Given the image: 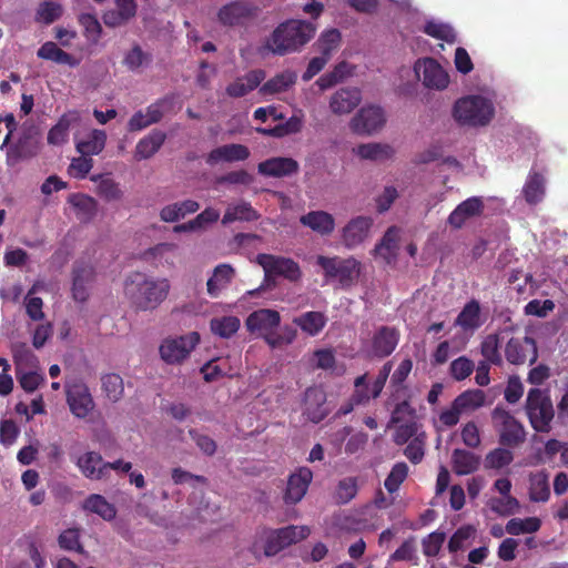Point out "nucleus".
I'll use <instances>...</instances> for the list:
<instances>
[{"mask_svg":"<svg viewBox=\"0 0 568 568\" xmlns=\"http://www.w3.org/2000/svg\"><path fill=\"white\" fill-rule=\"evenodd\" d=\"M170 282L166 278L150 277L144 273L134 272L124 282V294L136 311H153L158 308L170 293Z\"/></svg>","mask_w":568,"mask_h":568,"instance_id":"nucleus-1","label":"nucleus"},{"mask_svg":"<svg viewBox=\"0 0 568 568\" xmlns=\"http://www.w3.org/2000/svg\"><path fill=\"white\" fill-rule=\"evenodd\" d=\"M316 28L304 20H287L278 24L266 41V49L285 55L298 51L315 36Z\"/></svg>","mask_w":568,"mask_h":568,"instance_id":"nucleus-2","label":"nucleus"},{"mask_svg":"<svg viewBox=\"0 0 568 568\" xmlns=\"http://www.w3.org/2000/svg\"><path fill=\"white\" fill-rule=\"evenodd\" d=\"M281 324V315L277 311L271 308H260L253 311L245 320L246 329L251 334H256L264 338L266 344L276 348L284 344H291L295 338V331L287 329L285 335L277 334L276 329Z\"/></svg>","mask_w":568,"mask_h":568,"instance_id":"nucleus-3","label":"nucleus"},{"mask_svg":"<svg viewBox=\"0 0 568 568\" xmlns=\"http://www.w3.org/2000/svg\"><path fill=\"white\" fill-rule=\"evenodd\" d=\"M494 115V104L481 95L460 98L453 108V116L460 125L485 126L491 121Z\"/></svg>","mask_w":568,"mask_h":568,"instance_id":"nucleus-4","label":"nucleus"},{"mask_svg":"<svg viewBox=\"0 0 568 568\" xmlns=\"http://www.w3.org/2000/svg\"><path fill=\"white\" fill-rule=\"evenodd\" d=\"M525 412L535 432L541 434L551 432L555 409L548 390L530 388L525 402Z\"/></svg>","mask_w":568,"mask_h":568,"instance_id":"nucleus-5","label":"nucleus"},{"mask_svg":"<svg viewBox=\"0 0 568 568\" xmlns=\"http://www.w3.org/2000/svg\"><path fill=\"white\" fill-rule=\"evenodd\" d=\"M316 264L321 266L327 280H337L343 287L352 286L359 277L362 270V263L353 256L342 258L318 255Z\"/></svg>","mask_w":568,"mask_h":568,"instance_id":"nucleus-6","label":"nucleus"},{"mask_svg":"<svg viewBox=\"0 0 568 568\" xmlns=\"http://www.w3.org/2000/svg\"><path fill=\"white\" fill-rule=\"evenodd\" d=\"M494 426L498 429L499 442L504 446L516 447L526 439L523 424L507 409L496 406L491 412Z\"/></svg>","mask_w":568,"mask_h":568,"instance_id":"nucleus-7","label":"nucleus"},{"mask_svg":"<svg viewBox=\"0 0 568 568\" xmlns=\"http://www.w3.org/2000/svg\"><path fill=\"white\" fill-rule=\"evenodd\" d=\"M310 534L311 529L305 525H288L278 529H271L265 538L264 554L266 557H273L286 547L306 539Z\"/></svg>","mask_w":568,"mask_h":568,"instance_id":"nucleus-8","label":"nucleus"},{"mask_svg":"<svg viewBox=\"0 0 568 568\" xmlns=\"http://www.w3.org/2000/svg\"><path fill=\"white\" fill-rule=\"evenodd\" d=\"M504 354L506 361L511 365H524L527 362L532 365L538 359V347L536 341L530 336H513L505 347Z\"/></svg>","mask_w":568,"mask_h":568,"instance_id":"nucleus-9","label":"nucleus"},{"mask_svg":"<svg viewBox=\"0 0 568 568\" xmlns=\"http://www.w3.org/2000/svg\"><path fill=\"white\" fill-rule=\"evenodd\" d=\"M256 263L261 265L264 273L283 276L291 282H297L302 277L300 265L292 258L261 253L256 256Z\"/></svg>","mask_w":568,"mask_h":568,"instance_id":"nucleus-10","label":"nucleus"},{"mask_svg":"<svg viewBox=\"0 0 568 568\" xmlns=\"http://www.w3.org/2000/svg\"><path fill=\"white\" fill-rule=\"evenodd\" d=\"M199 342L200 335L196 332L175 338H166L160 346L161 358L168 364L181 363Z\"/></svg>","mask_w":568,"mask_h":568,"instance_id":"nucleus-11","label":"nucleus"},{"mask_svg":"<svg viewBox=\"0 0 568 568\" xmlns=\"http://www.w3.org/2000/svg\"><path fill=\"white\" fill-rule=\"evenodd\" d=\"M258 8L247 1H233L223 6L217 12V20L224 27L244 26L255 19Z\"/></svg>","mask_w":568,"mask_h":568,"instance_id":"nucleus-12","label":"nucleus"},{"mask_svg":"<svg viewBox=\"0 0 568 568\" xmlns=\"http://www.w3.org/2000/svg\"><path fill=\"white\" fill-rule=\"evenodd\" d=\"M399 332L395 327L381 326L374 333L372 339L365 347L367 356L385 358L389 356L398 345Z\"/></svg>","mask_w":568,"mask_h":568,"instance_id":"nucleus-13","label":"nucleus"},{"mask_svg":"<svg viewBox=\"0 0 568 568\" xmlns=\"http://www.w3.org/2000/svg\"><path fill=\"white\" fill-rule=\"evenodd\" d=\"M386 122L384 110L377 105H366L358 110L349 122L353 132L373 134L381 130Z\"/></svg>","mask_w":568,"mask_h":568,"instance_id":"nucleus-14","label":"nucleus"},{"mask_svg":"<svg viewBox=\"0 0 568 568\" xmlns=\"http://www.w3.org/2000/svg\"><path fill=\"white\" fill-rule=\"evenodd\" d=\"M414 70L418 75L422 74L423 84L428 89L440 91L449 83L448 73L434 58L418 59Z\"/></svg>","mask_w":568,"mask_h":568,"instance_id":"nucleus-15","label":"nucleus"},{"mask_svg":"<svg viewBox=\"0 0 568 568\" xmlns=\"http://www.w3.org/2000/svg\"><path fill=\"white\" fill-rule=\"evenodd\" d=\"M303 414L314 424L322 422L328 414L326 393L321 386L306 388L303 398Z\"/></svg>","mask_w":568,"mask_h":568,"instance_id":"nucleus-16","label":"nucleus"},{"mask_svg":"<svg viewBox=\"0 0 568 568\" xmlns=\"http://www.w3.org/2000/svg\"><path fill=\"white\" fill-rule=\"evenodd\" d=\"M373 223L369 216L359 215L352 219L342 230L344 246L352 250L361 245L368 237Z\"/></svg>","mask_w":568,"mask_h":568,"instance_id":"nucleus-17","label":"nucleus"},{"mask_svg":"<svg viewBox=\"0 0 568 568\" xmlns=\"http://www.w3.org/2000/svg\"><path fill=\"white\" fill-rule=\"evenodd\" d=\"M300 164L293 158L274 156L262 161L257 165V172L263 176L268 178H288L297 174Z\"/></svg>","mask_w":568,"mask_h":568,"instance_id":"nucleus-18","label":"nucleus"},{"mask_svg":"<svg viewBox=\"0 0 568 568\" xmlns=\"http://www.w3.org/2000/svg\"><path fill=\"white\" fill-rule=\"evenodd\" d=\"M67 402L71 413L78 418H85L94 408L90 390L83 384L73 385L68 389Z\"/></svg>","mask_w":568,"mask_h":568,"instance_id":"nucleus-19","label":"nucleus"},{"mask_svg":"<svg viewBox=\"0 0 568 568\" xmlns=\"http://www.w3.org/2000/svg\"><path fill=\"white\" fill-rule=\"evenodd\" d=\"M94 280L92 265L77 262L72 271V296L77 302H85L89 298V287Z\"/></svg>","mask_w":568,"mask_h":568,"instance_id":"nucleus-20","label":"nucleus"},{"mask_svg":"<svg viewBox=\"0 0 568 568\" xmlns=\"http://www.w3.org/2000/svg\"><path fill=\"white\" fill-rule=\"evenodd\" d=\"M313 479V473L308 467H300L287 480V487L284 495L286 504H296L305 496L308 486Z\"/></svg>","mask_w":568,"mask_h":568,"instance_id":"nucleus-21","label":"nucleus"},{"mask_svg":"<svg viewBox=\"0 0 568 568\" xmlns=\"http://www.w3.org/2000/svg\"><path fill=\"white\" fill-rule=\"evenodd\" d=\"M485 204L480 196H471L459 203L448 216V224L462 229L468 219L480 216Z\"/></svg>","mask_w":568,"mask_h":568,"instance_id":"nucleus-22","label":"nucleus"},{"mask_svg":"<svg viewBox=\"0 0 568 568\" xmlns=\"http://www.w3.org/2000/svg\"><path fill=\"white\" fill-rule=\"evenodd\" d=\"M115 9L106 10L102 20L109 28H118L125 26L132 20L138 12V4L135 0H114Z\"/></svg>","mask_w":568,"mask_h":568,"instance_id":"nucleus-23","label":"nucleus"},{"mask_svg":"<svg viewBox=\"0 0 568 568\" xmlns=\"http://www.w3.org/2000/svg\"><path fill=\"white\" fill-rule=\"evenodd\" d=\"M250 150L244 144L231 143L210 151L206 163L215 165L220 162H242L250 158Z\"/></svg>","mask_w":568,"mask_h":568,"instance_id":"nucleus-24","label":"nucleus"},{"mask_svg":"<svg viewBox=\"0 0 568 568\" xmlns=\"http://www.w3.org/2000/svg\"><path fill=\"white\" fill-rule=\"evenodd\" d=\"M265 79V72L261 69L251 70L231 82L225 92L231 98H242L255 90Z\"/></svg>","mask_w":568,"mask_h":568,"instance_id":"nucleus-25","label":"nucleus"},{"mask_svg":"<svg viewBox=\"0 0 568 568\" xmlns=\"http://www.w3.org/2000/svg\"><path fill=\"white\" fill-rule=\"evenodd\" d=\"M362 100V93L357 88H342L331 98L329 108L335 114L351 113Z\"/></svg>","mask_w":568,"mask_h":568,"instance_id":"nucleus-26","label":"nucleus"},{"mask_svg":"<svg viewBox=\"0 0 568 568\" xmlns=\"http://www.w3.org/2000/svg\"><path fill=\"white\" fill-rule=\"evenodd\" d=\"M234 276L235 270L230 264H219L213 270L212 276L207 280V294L213 298L219 297L221 292L232 283Z\"/></svg>","mask_w":568,"mask_h":568,"instance_id":"nucleus-27","label":"nucleus"},{"mask_svg":"<svg viewBox=\"0 0 568 568\" xmlns=\"http://www.w3.org/2000/svg\"><path fill=\"white\" fill-rule=\"evenodd\" d=\"M300 222L323 236L329 235L335 229L333 215L325 211H311L302 215Z\"/></svg>","mask_w":568,"mask_h":568,"instance_id":"nucleus-28","label":"nucleus"},{"mask_svg":"<svg viewBox=\"0 0 568 568\" xmlns=\"http://www.w3.org/2000/svg\"><path fill=\"white\" fill-rule=\"evenodd\" d=\"M480 457L473 452L456 448L452 454L453 471L458 476L474 474L479 469Z\"/></svg>","mask_w":568,"mask_h":568,"instance_id":"nucleus-29","label":"nucleus"},{"mask_svg":"<svg viewBox=\"0 0 568 568\" xmlns=\"http://www.w3.org/2000/svg\"><path fill=\"white\" fill-rule=\"evenodd\" d=\"M397 230L395 226L389 227L381 239V241L375 245L372 254L375 257H379L384 261L385 264L389 265L395 262L398 251L397 244Z\"/></svg>","mask_w":568,"mask_h":568,"instance_id":"nucleus-30","label":"nucleus"},{"mask_svg":"<svg viewBox=\"0 0 568 568\" xmlns=\"http://www.w3.org/2000/svg\"><path fill=\"white\" fill-rule=\"evenodd\" d=\"M480 304L477 300H470L462 308L455 320V325L465 332H474L483 325Z\"/></svg>","mask_w":568,"mask_h":568,"instance_id":"nucleus-31","label":"nucleus"},{"mask_svg":"<svg viewBox=\"0 0 568 568\" xmlns=\"http://www.w3.org/2000/svg\"><path fill=\"white\" fill-rule=\"evenodd\" d=\"M260 219L258 212L251 205V203L241 201L235 204H230L222 219V224L227 225L235 221L253 222Z\"/></svg>","mask_w":568,"mask_h":568,"instance_id":"nucleus-32","label":"nucleus"},{"mask_svg":"<svg viewBox=\"0 0 568 568\" xmlns=\"http://www.w3.org/2000/svg\"><path fill=\"white\" fill-rule=\"evenodd\" d=\"M81 473L89 479L100 480L103 479V458L97 452H88L81 456L77 462Z\"/></svg>","mask_w":568,"mask_h":568,"instance_id":"nucleus-33","label":"nucleus"},{"mask_svg":"<svg viewBox=\"0 0 568 568\" xmlns=\"http://www.w3.org/2000/svg\"><path fill=\"white\" fill-rule=\"evenodd\" d=\"M545 192V178L542 174L531 171L523 187L525 201L530 205H536L542 201Z\"/></svg>","mask_w":568,"mask_h":568,"instance_id":"nucleus-34","label":"nucleus"},{"mask_svg":"<svg viewBox=\"0 0 568 568\" xmlns=\"http://www.w3.org/2000/svg\"><path fill=\"white\" fill-rule=\"evenodd\" d=\"M83 509L99 515L102 519L111 521L116 516V508L106 498L99 494H92L85 498Z\"/></svg>","mask_w":568,"mask_h":568,"instance_id":"nucleus-35","label":"nucleus"},{"mask_svg":"<svg viewBox=\"0 0 568 568\" xmlns=\"http://www.w3.org/2000/svg\"><path fill=\"white\" fill-rule=\"evenodd\" d=\"M91 181L98 183L97 194L103 200L119 201L123 196L120 184L115 182L110 174H95L90 178Z\"/></svg>","mask_w":568,"mask_h":568,"instance_id":"nucleus-36","label":"nucleus"},{"mask_svg":"<svg viewBox=\"0 0 568 568\" xmlns=\"http://www.w3.org/2000/svg\"><path fill=\"white\" fill-rule=\"evenodd\" d=\"M302 128L303 116L293 114L285 122L273 128H256V132L265 136L284 138L301 132Z\"/></svg>","mask_w":568,"mask_h":568,"instance_id":"nucleus-37","label":"nucleus"},{"mask_svg":"<svg viewBox=\"0 0 568 568\" xmlns=\"http://www.w3.org/2000/svg\"><path fill=\"white\" fill-rule=\"evenodd\" d=\"M200 209V204L193 200L169 204L160 212V217L164 222H176L186 214L195 213Z\"/></svg>","mask_w":568,"mask_h":568,"instance_id":"nucleus-38","label":"nucleus"},{"mask_svg":"<svg viewBox=\"0 0 568 568\" xmlns=\"http://www.w3.org/2000/svg\"><path fill=\"white\" fill-rule=\"evenodd\" d=\"M293 322L306 334L315 336L325 327L327 318L322 312L310 311L295 317Z\"/></svg>","mask_w":568,"mask_h":568,"instance_id":"nucleus-39","label":"nucleus"},{"mask_svg":"<svg viewBox=\"0 0 568 568\" xmlns=\"http://www.w3.org/2000/svg\"><path fill=\"white\" fill-rule=\"evenodd\" d=\"M165 141V134L156 131L141 139L136 146L134 158L136 160H145L154 155Z\"/></svg>","mask_w":568,"mask_h":568,"instance_id":"nucleus-40","label":"nucleus"},{"mask_svg":"<svg viewBox=\"0 0 568 568\" xmlns=\"http://www.w3.org/2000/svg\"><path fill=\"white\" fill-rule=\"evenodd\" d=\"M37 54L40 59L50 60L59 64L75 67L79 63V61L75 60L73 55L60 49L57 43L52 41L43 43L39 48Z\"/></svg>","mask_w":568,"mask_h":568,"instance_id":"nucleus-41","label":"nucleus"},{"mask_svg":"<svg viewBox=\"0 0 568 568\" xmlns=\"http://www.w3.org/2000/svg\"><path fill=\"white\" fill-rule=\"evenodd\" d=\"M105 142V132L102 130H93L85 140H81L77 143V151L81 153V155H97L102 152Z\"/></svg>","mask_w":568,"mask_h":568,"instance_id":"nucleus-42","label":"nucleus"},{"mask_svg":"<svg viewBox=\"0 0 568 568\" xmlns=\"http://www.w3.org/2000/svg\"><path fill=\"white\" fill-rule=\"evenodd\" d=\"M296 82V74L285 71L267 80L260 89L264 95L276 94L287 91Z\"/></svg>","mask_w":568,"mask_h":568,"instance_id":"nucleus-43","label":"nucleus"},{"mask_svg":"<svg viewBox=\"0 0 568 568\" xmlns=\"http://www.w3.org/2000/svg\"><path fill=\"white\" fill-rule=\"evenodd\" d=\"M489 509L500 517L515 515L520 509L519 500L514 496L491 497L487 501Z\"/></svg>","mask_w":568,"mask_h":568,"instance_id":"nucleus-44","label":"nucleus"},{"mask_svg":"<svg viewBox=\"0 0 568 568\" xmlns=\"http://www.w3.org/2000/svg\"><path fill=\"white\" fill-rule=\"evenodd\" d=\"M541 520L537 517L511 518L505 526L507 534L518 536L521 534H534L540 529Z\"/></svg>","mask_w":568,"mask_h":568,"instance_id":"nucleus-45","label":"nucleus"},{"mask_svg":"<svg viewBox=\"0 0 568 568\" xmlns=\"http://www.w3.org/2000/svg\"><path fill=\"white\" fill-rule=\"evenodd\" d=\"M241 322L236 316H222L212 318L210 322V327L213 334L222 337L230 338L233 336L240 328Z\"/></svg>","mask_w":568,"mask_h":568,"instance_id":"nucleus-46","label":"nucleus"},{"mask_svg":"<svg viewBox=\"0 0 568 568\" xmlns=\"http://www.w3.org/2000/svg\"><path fill=\"white\" fill-rule=\"evenodd\" d=\"M529 497L532 501H547L550 496L548 476L539 471L530 476Z\"/></svg>","mask_w":568,"mask_h":568,"instance_id":"nucleus-47","label":"nucleus"},{"mask_svg":"<svg viewBox=\"0 0 568 568\" xmlns=\"http://www.w3.org/2000/svg\"><path fill=\"white\" fill-rule=\"evenodd\" d=\"M500 341L498 334H488L480 344V353L484 361L490 362L493 365L501 366L503 356L500 354Z\"/></svg>","mask_w":568,"mask_h":568,"instance_id":"nucleus-48","label":"nucleus"},{"mask_svg":"<svg viewBox=\"0 0 568 568\" xmlns=\"http://www.w3.org/2000/svg\"><path fill=\"white\" fill-rule=\"evenodd\" d=\"M486 395L481 389H467L459 394L455 399L456 407L462 412L475 410L484 406Z\"/></svg>","mask_w":568,"mask_h":568,"instance_id":"nucleus-49","label":"nucleus"},{"mask_svg":"<svg viewBox=\"0 0 568 568\" xmlns=\"http://www.w3.org/2000/svg\"><path fill=\"white\" fill-rule=\"evenodd\" d=\"M394 150L388 144L366 143L357 148V154L364 160L381 161L389 159Z\"/></svg>","mask_w":568,"mask_h":568,"instance_id":"nucleus-50","label":"nucleus"},{"mask_svg":"<svg viewBox=\"0 0 568 568\" xmlns=\"http://www.w3.org/2000/svg\"><path fill=\"white\" fill-rule=\"evenodd\" d=\"M174 105V94L165 95L164 98L159 99L154 103L150 104L145 110L150 125L160 122L164 113L172 111Z\"/></svg>","mask_w":568,"mask_h":568,"instance_id":"nucleus-51","label":"nucleus"},{"mask_svg":"<svg viewBox=\"0 0 568 568\" xmlns=\"http://www.w3.org/2000/svg\"><path fill=\"white\" fill-rule=\"evenodd\" d=\"M102 389L113 403L120 400L124 393L123 379L119 374L109 373L101 377Z\"/></svg>","mask_w":568,"mask_h":568,"instance_id":"nucleus-52","label":"nucleus"},{"mask_svg":"<svg viewBox=\"0 0 568 568\" xmlns=\"http://www.w3.org/2000/svg\"><path fill=\"white\" fill-rule=\"evenodd\" d=\"M36 154L33 142L29 136L20 138L17 143L8 148L7 156L9 161L18 162L29 159Z\"/></svg>","mask_w":568,"mask_h":568,"instance_id":"nucleus-53","label":"nucleus"},{"mask_svg":"<svg viewBox=\"0 0 568 568\" xmlns=\"http://www.w3.org/2000/svg\"><path fill=\"white\" fill-rule=\"evenodd\" d=\"M514 460V454L506 448H495L490 450L485 457V468L487 469H501L507 467Z\"/></svg>","mask_w":568,"mask_h":568,"instance_id":"nucleus-54","label":"nucleus"},{"mask_svg":"<svg viewBox=\"0 0 568 568\" xmlns=\"http://www.w3.org/2000/svg\"><path fill=\"white\" fill-rule=\"evenodd\" d=\"M62 6L53 1H44L39 4L36 13V21L43 24H51L62 16Z\"/></svg>","mask_w":568,"mask_h":568,"instance_id":"nucleus-55","label":"nucleus"},{"mask_svg":"<svg viewBox=\"0 0 568 568\" xmlns=\"http://www.w3.org/2000/svg\"><path fill=\"white\" fill-rule=\"evenodd\" d=\"M78 21L84 29L85 38L92 43H97L102 36V26L98 18L92 13H81Z\"/></svg>","mask_w":568,"mask_h":568,"instance_id":"nucleus-56","label":"nucleus"},{"mask_svg":"<svg viewBox=\"0 0 568 568\" xmlns=\"http://www.w3.org/2000/svg\"><path fill=\"white\" fill-rule=\"evenodd\" d=\"M58 544L63 550L75 551L81 555L85 554V550L80 542V531L77 528L63 530L58 537Z\"/></svg>","mask_w":568,"mask_h":568,"instance_id":"nucleus-57","label":"nucleus"},{"mask_svg":"<svg viewBox=\"0 0 568 568\" xmlns=\"http://www.w3.org/2000/svg\"><path fill=\"white\" fill-rule=\"evenodd\" d=\"M407 475L408 466L403 462L396 463L384 481V486L387 489V491H397L402 483L406 479Z\"/></svg>","mask_w":568,"mask_h":568,"instance_id":"nucleus-58","label":"nucleus"},{"mask_svg":"<svg viewBox=\"0 0 568 568\" xmlns=\"http://www.w3.org/2000/svg\"><path fill=\"white\" fill-rule=\"evenodd\" d=\"M342 36L337 29H329L322 33L317 44L322 54L331 58L332 52L339 45Z\"/></svg>","mask_w":568,"mask_h":568,"instance_id":"nucleus-59","label":"nucleus"},{"mask_svg":"<svg viewBox=\"0 0 568 568\" xmlns=\"http://www.w3.org/2000/svg\"><path fill=\"white\" fill-rule=\"evenodd\" d=\"M474 362L466 356L454 359L449 366V374L455 381H464L473 373Z\"/></svg>","mask_w":568,"mask_h":568,"instance_id":"nucleus-60","label":"nucleus"},{"mask_svg":"<svg viewBox=\"0 0 568 568\" xmlns=\"http://www.w3.org/2000/svg\"><path fill=\"white\" fill-rule=\"evenodd\" d=\"M357 494V479L346 477L338 481L336 488V499L339 504L349 503Z\"/></svg>","mask_w":568,"mask_h":568,"instance_id":"nucleus-61","label":"nucleus"},{"mask_svg":"<svg viewBox=\"0 0 568 568\" xmlns=\"http://www.w3.org/2000/svg\"><path fill=\"white\" fill-rule=\"evenodd\" d=\"M354 387L355 389L352 394V400H354V403L363 405L373 398V388L367 383V374L356 377Z\"/></svg>","mask_w":568,"mask_h":568,"instance_id":"nucleus-62","label":"nucleus"},{"mask_svg":"<svg viewBox=\"0 0 568 568\" xmlns=\"http://www.w3.org/2000/svg\"><path fill=\"white\" fill-rule=\"evenodd\" d=\"M423 31L428 34L429 37H433L438 40H444L447 42H454L455 41V33L454 30L444 23H438L435 21H428L424 28Z\"/></svg>","mask_w":568,"mask_h":568,"instance_id":"nucleus-63","label":"nucleus"},{"mask_svg":"<svg viewBox=\"0 0 568 568\" xmlns=\"http://www.w3.org/2000/svg\"><path fill=\"white\" fill-rule=\"evenodd\" d=\"M70 121L62 116L55 125H53L48 133V143L52 145H62L68 141Z\"/></svg>","mask_w":568,"mask_h":568,"instance_id":"nucleus-64","label":"nucleus"}]
</instances>
